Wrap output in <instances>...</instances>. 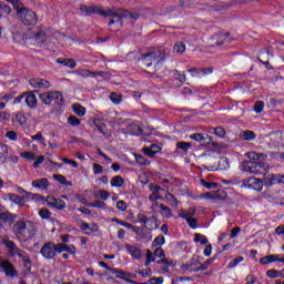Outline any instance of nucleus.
Returning a JSON list of instances; mask_svg holds the SVG:
<instances>
[{
  "mask_svg": "<svg viewBox=\"0 0 284 284\" xmlns=\"http://www.w3.org/2000/svg\"><path fill=\"white\" fill-rule=\"evenodd\" d=\"M12 232L18 240L30 241V239H34L37 227L28 220H18L12 226Z\"/></svg>",
  "mask_w": 284,
  "mask_h": 284,
  "instance_id": "obj_1",
  "label": "nucleus"
},
{
  "mask_svg": "<svg viewBox=\"0 0 284 284\" xmlns=\"http://www.w3.org/2000/svg\"><path fill=\"white\" fill-rule=\"evenodd\" d=\"M99 14L101 17H112V19H118L121 21L122 19H130L131 21H138L140 19L141 13L128 11L121 8L113 7L111 9H106L105 11L99 9Z\"/></svg>",
  "mask_w": 284,
  "mask_h": 284,
  "instance_id": "obj_2",
  "label": "nucleus"
},
{
  "mask_svg": "<svg viewBox=\"0 0 284 284\" xmlns=\"http://www.w3.org/2000/svg\"><path fill=\"white\" fill-rule=\"evenodd\" d=\"M165 49H155L142 54L139 61L142 63L143 68H152L153 63L161 65V63L165 61Z\"/></svg>",
  "mask_w": 284,
  "mask_h": 284,
  "instance_id": "obj_3",
  "label": "nucleus"
},
{
  "mask_svg": "<svg viewBox=\"0 0 284 284\" xmlns=\"http://www.w3.org/2000/svg\"><path fill=\"white\" fill-rule=\"evenodd\" d=\"M241 170L242 172H248V174H254L255 176H258L267 172V164L256 161H243L241 163Z\"/></svg>",
  "mask_w": 284,
  "mask_h": 284,
  "instance_id": "obj_4",
  "label": "nucleus"
},
{
  "mask_svg": "<svg viewBox=\"0 0 284 284\" xmlns=\"http://www.w3.org/2000/svg\"><path fill=\"white\" fill-rule=\"evenodd\" d=\"M34 45H43L50 39V31L44 26H38L30 32Z\"/></svg>",
  "mask_w": 284,
  "mask_h": 284,
  "instance_id": "obj_5",
  "label": "nucleus"
},
{
  "mask_svg": "<svg viewBox=\"0 0 284 284\" xmlns=\"http://www.w3.org/2000/svg\"><path fill=\"white\" fill-rule=\"evenodd\" d=\"M40 101L44 103V105H50L54 101L57 105H64L65 99H63V93L60 91H49L40 94Z\"/></svg>",
  "mask_w": 284,
  "mask_h": 284,
  "instance_id": "obj_6",
  "label": "nucleus"
},
{
  "mask_svg": "<svg viewBox=\"0 0 284 284\" xmlns=\"http://www.w3.org/2000/svg\"><path fill=\"white\" fill-rule=\"evenodd\" d=\"M17 17L23 26H36L37 21H39L37 13L26 7L17 12Z\"/></svg>",
  "mask_w": 284,
  "mask_h": 284,
  "instance_id": "obj_7",
  "label": "nucleus"
},
{
  "mask_svg": "<svg viewBox=\"0 0 284 284\" xmlns=\"http://www.w3.org/2000/svg\"><path fill=\"white\" fill-rule=\"evenodd\" d=\"M211 146L206 150V156H221V154H226L230 145L222 143H211Z\"/></svg>",
  "mask_w": 284,
  "mask_h": 284,
  "instance_id": "obj_8",
  "label": "nucleus"
},
{
  "mask_svg": "<svg viewBox=\"0 0 284 284\" xmlns=\"http://www.w3.org/2000/svg\"><path fill=\"white\" fill-rule=\"evenodd\" d=\"M57 244L52 243V242H47L45 244H43V246L40 250V253L42 254V256L44 258H48L49 261H51V258H54V256H57Z\"/></svg>",
  "mask_w": 284,
  "mask_h": 284,
  "instance_id": "obj_9",
  "label": "nucleus"
},
{
  "mask_svg": "<svg viewBox=\"0 0 284 284\" xmlns=\"http://www.w3.org/2000/svg\"><path fill=\"white\" fill-rule=\"evenodd\" d=\"M99 265L100 267H104V270H108L109 272H111V274H115L116 278H123V281H128V277L134 278V275L122 270L112 268L105 262H99Z\"/></svg>",
  "mask_w": 284,
  "mask_h": 284,
  "instance_id": "obj_10",
  "label": "nucleus"
},
{
  "mask_svg": "<svg viewBox=\"0 0 284 284\" xmlns=\"http://www.w3.org/2000/svg\"><path fill=\"white\" fill-rule=\"evenodd\" d=\"M242 187H248V190H257L258 192L263 189V182L261 179H256L254 176L246 178L242 181Z\"/></svg>",
  "mask_w": 284,
  "mask_h": 284,
  "instance_id": "obj_11",
  "label": "nucleus"
},
{
  "mask_svg": "<svg viewBox=\"0 0 284 284\" xmlns=\"http://www.w3.org/2000/svg\"><path fill=\"white\" fill-rule=\"evenodd\" d=\"M0 268L3 270L6 276L9 278L19 277V272H17V268H14V265L10 261L0 262Z\"/></svg>",
  "mask_w": 284,
  "mask_h": 284,
  "instance_id": "obj_12",
  "label": "nucleus"
},
{
  "mask_svg": "<svg viewBox=\"0 0 284 284\" xmlns=\"http://www.w3.org/2000/svg\"><path fill=\"white\" fill-rule=\"evenodd\" d=\"M32 88H38L39 90H48L50 88V81L41 78H33L29 81Z\"/></svg>",
  "mask_w": 284,
  "mask_h": 284,
  "instance_id": "obj_13",
  "label": "nucleus"
},
{
  "mask_svg": "<svg viewBox=\"0 0 284 284\" xmlns=\"http://www.w3.org/2000/svg\"><path fill=\"white\" fill-rule=\"evenodd\" d=\"M213 40L215 41V45H223L225 43H231L232 39L230 38V32H219L213 36Z\"/></svg>",
  "mask_w": 284,
  "mask_h": 284,
  "instance_id": "obj_14",
  "label": "nucleus"
},
{
  "mask_svg": "<svg viewBox=\"0 0 284 284\" xmlns=\"http://www.w3.org/2000/svg\"><path fill=\"white\" fill-rule=\"evenodd\" d=\"M45 203L49 205V207H55V210H65V202L61 199L47 196Z\"/></svg>",
  "mask_w": 284,
  "mask_h": 284,
  "instance_id": "obj_15",
  "label": "nucleus"
},
{
  "mask_svg": "<svg viewBox=\"0 0 284 284\" xmlns=\"http://www.w3.org/2000/svg\"><path fill=\"white\" fill-rule=\"evenodd\" d=\"M143 154L145 156H150V159H154L159 152H161V146L159 144H151L150 148L142 149Z\"/></svg>",
  "mask_w": 284,
  "mask_h": 284,
  "instance_id": "obj_16",
  "label": "nucleus"
},
{
  "mask_svg": "<svg viewBox=\"0 0 284 284\" xmlns=\"http://www.w3.org/2000/svg\"><path fill=\"white\" fill-rule=\"evenodd\" d=\"M281 183H284V174H271L265 182L266 185H278Z\"/></svg>",
  "mask_w": 284,
  "mask_h": 284,
  "instance_id": "obj_17",
  "label": "nucleus"
},
{
  "mask_svg": "<svg viewBox=\"0 0 284 284\" xmlns=\"http://www.w3.org/2000/svg\"><path fill=\"white\" fill-rule=\"evenodd\" d=\"M4 245L8 247L10 256H19L20 252L22 251L18 248L17 244L10 240L4 241Z\"/></svg>",
  "mask_w": 284,
  "mask_h": 284,
  "instance_id": "obj_18",
  "label": "nucleus"
},
{
  "mask_svg": "<svg viewBox=\"0 0 284 284\" xmlns=\"http://www.w3.org/2000/svg\"><path fill=\"white\" fill-rule=\"evenodd\" d=\"M189 139H191L192 141H197V142H201V141H205L206 143H214V140L212 139V136L210 135H203L201 133H195V134H191L189 136Z\"/></svg>",
  "mask_w": 284,
  "mask_h": 284,
  "instance_id": "obj_19",
  "label": "nucleus"
},
{
  "mask_svg": "<svg viewBox=\"0 0 284 284\" xmlns=\"http://www.w3.org/2000/svg\"><path fill=\"white\" fill-rule=\"evenodd\" d=\"M80 10L81 12H84V14H87V17H91V14H99V7L97 6H85V4H82L80 6Z\"/></svg>",
  "mask_w": 284,
  "mask_h": 284,
  "instance_id": "obj_20",
  "label": "nucleus"
},
{
  "mask_svg": "<svg viewBox=\"0 0 284 284\" xmlns=\"http://www.w3.org/2000/svg\"><path fill=\"white\" fill-rule=\"evenodd\" d=\"M48 185H50V182L45 178L32 182V187H38V190H48Z\"/></svg>",
  "mask_w": 284,
  "mask_h": 284,
  "instance_id": "obj_21",
  "label": "nucleus"
},
{
  "mask_svg": "<svg viewBox=\"0 0 284 284\" xmlns=\"http://www.w3.org/2000/svg\"><path fill=\"white\" fill-rule=\"evenodd\" d=\"M126 132L133 136H141V134H143V129H141L139 124H130L126 126Z\"/></svg>",
  "mask_w": 284,
  "mask_h": 284,
  "instance_id": "obj_22",
  "label": "nucleus"
},
{
  "mask_svg": "<svg viewBox=\"0 0 284 284\" xmlns=\"http://www.w3.org/2000/svg\"><path fill=\"white\" fill-rule=\"evenodd\" d=\"M152 194L149 195V201L153 202L154 201H159V199H161V194H159V192H161V186L159 185H153L150 187Z\"/></svg>",
  "mask_w": 284,
  "mask_h": 284,
  "instance_id": "obj_23",
  "label": "nucleus"
},
{
  "mask_svg": "<svg viewBox=\"0 0 284 284\" xmlns=\"http://www.w3.org/2000/svg\"><path fill=\"white\" fill-rule=\"evenodd\" d=\"M57 248L60 254H61V252H68V254H75V252H77V248L74 247V245L68 246L63 243H58Z\"/></svg>",
  "mask_w": 284,
  "mask_h": 284,
  "instance_id": "obj_24",
  "label": "nucleus"
},
{
  "mask_svg": "<svg viewBox=\"0 0 284 284\" xmlns=\"http://www.w3.org/2000/svg\"><path fill=\"white\" fill-rule=\"evenodd\" d=\"M57 63H61L65 68H70L71 70H74L77 68V61L74 59H64V58H59L57 60Z\"/></svg>",
  "mask_w": 284,
  "mask_h": 284,
  "instance_id": "obj_25",
  "label": "nucleus"
},
{
  "mask_svg": "<svg viewBox=\"0 0 284 284\" xmlns=\"http://www.w3.org/2000/svg\"><path fill=\"white\" fill-rule=\"evenodd\" d=\"M26 103L28 105V108H31L32 110H34V108H37V95H34V93L30 92L27 93V98H26Z\"/></svg>",
  "mask_w": 284,
  "mask_h": 284,
  "instance_id": "obj_26",
  "label": "nucleus"
},
{
  "mask_svg": "<svg viewBox=\"0 0 284 284\" xmlns=\"http://www.w3.org/2000/svg\"><path fill=\"white\" fill-rule=\"evenodd\" d=\"M278 261V255H266L260 258L261 265H270V263H276Z\"/></svg>",
  "mask_w": 284,
  "mask_h": 284,
  "instance_id": "obj_27",
  "label": "nucleus"
},
{
  "mask_svg": "<svg viewBox=\"0 0 284 284\" xmlns=\"http://www.w3.org/2000/svg\"><path fill=\"white\" fill-rule=\"evenodd\" d=\"M126 250L133 258H141V248L126 244Z\"/></svg>",
  "mask_w": 284,
  "mask_h": 284,
  "instance_id": "obj_28",
  "label": "nucleus"
},
{
  "mask_svg": "<svg viewBox=\"0 0 284 284\" xmlns=\"http://www.w3.org/2000/svg\"><path fill=\"white\" fill-rule=\"evenodd\" d=\"M241 139H243V141H254V139H256V133H254V131H243L240 133Z\"/></svg>",
  "mask_w": 284,
  "mask_h": 284,
  "instance_id": "obj_29",
  "label": "nucleus"
},
{
  "mask_svg": "<svg viewBox=\"0 0 284 284\" xmlns=\"http://www.w3.org/2000/svg\"><path fill=\"white\" fill-rule=\"evenodd\" d=\"M165 199H166V203H169V205H171V207H174L175 210H178V207H179V200H176L174 194L168 193L165 195Z\"/></svg>",
  "mask_w": 284,
  "mask_h": 284,
  "instance_id": "obj_30",
  "label": "nucleus"
},
{
  "mask_svg": "<svg viewBox=\"0 0 284 284\" xmlns=\"http://www.w3.org/2000/svg\"><path fill=\"white\" fill-rule=\"evenodd\" d=\"M123 183H125V180L121 175L111 179V187H123Z\"/></svg>",
  "mask_w": 284,
  "mask_h": 284,
  "instance_id": "obj_31",
  "label": "nucleus"
},
{
  "mask_svg": "<svg viewBox=\"0 0 284 284\" xmlns=\"http://www.w3.org/2000/svg\"><path fill=\"white\" fill-rule=\"evenodd\" d=\"M95 199H101L102 201H108L110 199V192L106 190H99L94 193Z\"/></svg>",
  "mask_w": 284,
  "mask_h": 284,
  "instance_id": "obj_32",
  "label": "nucleus"
},
{
  "mask_svg": "<svg viewBox=\"0 0 284 284\" xmlns=\"http://www.w3.org/2000/svg\"><path fill=\"white\" fill-rule=\"evenodd\" d=\"M160 210L162 211L161 214L164 219H172V210L165 204H160Z\"/></svg>",
  "mask_w": 284,
  "mask_h": 284,
  "instance_id": "obj_33",
  "label": "nucleus"
},
{
  "mask_svg": "<svg viewBox=\"0 0 284 284\" xmlns=\"http://www.w3.org/2000/svg\"><path fill=\"white\" fill-rule=\"evenodd\" d=\"M73 112L74 114H77L78 116H85V108H83V105L81 104H73Z\"/></svg>",
  "mask_w": 284,
  "mask_h": 284,
  "instance_id": "obj_34",
  "label": "nucleus"
},
{
  "mask_svg": "<svg viewBox=\"0 0 284 284\" xmlns=\"http://www.w3.org/2000/svg\"><path fill=\"white\" fill-rule=\"evenodd\" d=\"M8 1V3H11L14 8V10H17V14L19 12V10H24L26 6H23V2H21V0H6Z\"/></svg>",
  "mask_w": 284,
  "mask_h": 284,
  "instance_id": "obj_35",
  "label": "nucleus"
},
{
  "mask_svg": "<svg viewBox=\"0 0 284 284\" xmlns=\"http://www.w3.org/2000/svg\"><path fill=\"white\" fill-rule=\"evenodd\" d=\"M75 73L78 74V77H82L83 79H88V78L92 77L93 71H90L88 69H78L75 71Z\"/></svg>",
  "mask_w": 284,
  "mask_h": 284,
  "instance_id": "obj_36",
  "label": "nucleus"
},
{
  "mask_svg": "<svg viewBox=\"0 0 284 284\" xmlns=\"http://www.w3.org/2000/svg\"><path fill=\"white\" fill-rule=\"evenodd\" d=\"M194 214H196V209L192 207V209H189L187 211H182L180 213V217L181 219H191V216H194Z\"/></svg>",
  "mask_w": 284,
  "mask_h": 284,
  "instance_id": "obj_37",
  "label": "nucleus"
},
{
  "mask_svg": "<svg viewBox=\"0 0 284 284\" xmlns=\"http://www.w3.org/2000/svg\"><path fill=\"white\" fill-rule=\"evenodd\" d=\"M11 12H12V9L10 8V6H8L3 2H0V19L4 14H10Z\"/></svg>",
  "mask_w": 284,
  "mask_h": 284,
  "instance_id": "obj_38",
  "label": "nucleus"
},
{
  "mask_svg": "<svg viewBox=\"0 0 284 284\" xmlns=\"http://www.w3.org/2000/svg\"><path fill=\"white\" fill-rule=\"evenodd\" d=\"M194 242L195 243H201V245H207L209 241L207 237L203 234L196 233L194 235Z\"/></svg>",
  "mask_w": 284,
  "mask_h": 284,
  "instance_id": "obj_39",
  "label": "nucleus"
},
{
  "mask_svg": "<svg viewBox=\"0 0 284 284\" xmlns=\"http://www.w3.org/2000/svg\"><path fill=\"white\" fill-rule=\"evenodd\" d=\"M149 223H151V227H149V230H159V217L156 215L150 216Z\"/></svg>",
  "mask_w": 284,
  "mask_h": 284,
  "instance_id": "obj_40",
  "label": "nucleus"
},
{
  "mask_svg": "<svg viewBox=\"0 0 284 284\" xmlns=\"http://www.w3.org/2000/svg\"><path fill=\"white\" fill-rule=\"evenodd\" d=\"M173 52H175V54H183V52H185V44H183V42L175 43Z\"/></svg>",
  "mask_w": 284,
  "mask_h": 284,
  "instance_id": "obj_41",
  "label": "nucleus"
},
{
  "mask_svg": "<svg viewBox=\"0 0 284 284\" xmlns=\"http://www.w3.org/2000/svg\"><path fill=\"white\" fill-rule=\"evenodd\" d=\"M161 245H165V236H163V235H159L152 242V247H159Z\"/></svg>",
  "mask_w": 284,
  "mask_h": 284,
  "instance_id": "obj_42",
  "label": "nucleus"
},
{
  "mask_svg": "<svg viewBox=\"0 0 284 284\" xmlns=\"http://www.w3.org/2000/svg\"><path fill=\"white\" fill-rule=\"evenodd\" d=\"M9 199H10V201H12L13 203H17L18 205H23L24 204L23 197L17 195L14 193H10Z\"/></svg>",
  "mask_w": 284,
  "mask_h": 284,
  "instance_id": "obj_43",
  "label": "nucleus"
},
{
  "mask_svg": "<svg viewBox=\"0 0 284 284\" xmlns=\"http://www.w3.org/2000/svg\"><path fill=\"white\" fill-rule=\"evenodd\" d=\"M89 207H99L100 210H106L108 204L105 202H102L101 200H97L95 202L88 204Z\"/></svg>",
  "mask_w": 284,
  "mask_h": 284,
  "instance_id": "obj_44",
  "label": "nucleus"
},
{
  "mask_svg": "<svg viewBox=\"0 0 284 284\" xmlns=\"http://www.w3.org/2000/svg\"><path fill=\"white\" fill-rule=\"evenodd\" d=\"M135 162L139 163V165H150V161L143 155L134 154Z\"/></svg>",
  "mask_w": 284,
  "mask_h": 284,
  "instance_id": "obj_45",
  "label": "nucleus"
},
{
  "mask_svg": "<svg viewBox=\"0 0 284 284\" xmlns=\"http://www.w3.org/2000/svg\"><path fill=\"white\" fill-rule=\"evenodd\" d=\"M184 220L186 221L189 226L192 227V230H196V227H199V220H196L195 217H184Z\"/></svg>",
  "mask_w": 284,
  "mask_h": 284,
  "instance_id": "obj_46",
  "label": "nucleus"
},
{
  "mask_svg": "<svg viewBox=\"0 0 284 284\" xmlns=\"http://www.w3.org/2000/svg\"><path fill=\"white\" fill-rule=\"evenodd\" d=\"M69 125H72L73 128H77V125H81V120L74 115H70L68 118Z\"/></svg>",
  "mask_w": 284,
  "mask_h": 284,
  "instance_id": "obj_47",
  "label": "nucleus"
},
{
  "mask_svg": "<svg viewBox=\"0 0 284 284\" xmlns=\"http://www.w3.org/2000/svg\"><path fill=\"white\" fill-rule=\"evenodd\" d=\"M39 216H41L43 220H48L52 216V213L50 212V210L44 207L39 211Z\"/></svg>",
  "mask_w": 284,
  "mask_h": 284,
  "instance_id": "obj_48",
  "label": "nucleus"
},
{
  "mask_svg": "<svg viewBox=\"0 0 284 284\" xmlns=\"http://www.w3.org/2000/svg\"><path fill=\"white\" fill-rule=\"evenodd\" d=\"M264 108H265V103L263 101H257L255 102V105H254V112H256V114H261Z\"/></svg>",
  "mask_w": 284,
  "mask_h": 284,
  "instance_id": "obj_49",
  "label": "nucleus"
},
{
  "mask_svg": "<svg viewBox=\"0 0 284 284\" xmlns=\"http://www.w3.org/2000/svg\"><path fill=\"white\" fill-rule=\"evenodd\" d=\"M19 258H22L23 263L26 264H30L32 263V261L30 260V255H28V253H26L23 250L20 252V254H18Z\"/></svg>",
  "mask_w": 284,
  "mask_h": 284,
  "instance_id": "obj_50",
  "label": "nucleus"
},
{
  "mask_svg": "<svg viewBox=\"0 0 284 284\" xmlns=\"http://www.w3.org/2000/svg\"><path fill=\"white\" fill-rule=\"evenodd\" d=\"M54 181H58L61 183V185H69L68 184V179H65V176L61 175V174H54L53 175Z\"/></svg>",
  "mask_w": 284,
  "mask_h": 284,
  "instance_id": "obj_51",
  "label": "nucleus"
},
{
  "mask_svg": "<svg viewBox=\"0 0 284 284\" xmlns=\"http://www.w3.org/2000/svg\"><path fill=\"white\" fill-rule=\"evenodd\" d=\"M174 79L180 81V83H185V75L184 73L179 72V70L173 71Z\"/></svg>",
  "mask_w": 284,
  "mask_h": 284,
  "instance_id": "obj_52",
  "label": "nucleus"
},
{
  "mask_svg": "<svg viewBox=\"0 0 284 284\" xmlns=\"http://www.w3.org/2000/svg\"><path fill=\"white\" fill-rule=\"evenodd\" d=\"M192 148L191 143H178L176 149L182 150L183 152H187Z\"/></svg>",
  "mask_w": 284,
  "mask_h": 284,
  "instance_id": "obj_53",
  "label": "nucleus"
},
{
  "mask_svg": "<svg viewBox=\"0 0 284 284\" xmlns=\"http://www.w3.org/2000/svg\"><path fill=\"white\" fill-rule=\"evenodd\" d=\"M16 121L20 125H26V121H27L26 115H23V113L16 114Z\"/></svg>",
  "mask_w": 284,
  "mask_h": 284,
  "instance_id": "obj_54",
  "label": "nucleus"
},
{
  "mask_svg": "<svg viewBox=\"0 0 284 284\" xmlns=\"http://www.w3.org/2000/svg\"><path fill=\"white\" fill-rule=\"evenodd\" d=\"M214 134L220 139H223V136H225V129H223L222 126H216L214 129Z\"/></svg>",
  "mask_w": 284,
  "mask_h": 284,
  "instance_id": "obj_55",
  "label": "nucleus"
},
{
  "mask_svg": "<svg viewBox=\"0 0 284 284\" xmlns=\"http://www.w3.org/2000/svg\"><path fill=\"white\" fill-rule=\"evenodd\" d=\"M266 276L268 278H278V276H281V273H278V271H276V270H268L266 272Z\"/></svg>",
  "mask_w": 284,
  "mask_h": 284,
  "instance_id": "obj_56",
  "label": "nucleus"
},
{
  "mask_svg": "<svg viewBox=\"0 0 284 284\" xmlns=\"http://www.w3.org/2000/svg\"><path fill=\"white\" fill-rule=\"evenodd\" d=\"M212 72H214V67L200 69V75L202 74V77H205V74H212Z\"/></svg>",
  "mask_w": 284,
  "mask_h": 284,
  "instance_id": "obj_57",
  "label": "nucleus"
},
{
  "mask_svg": "<svg viewBox=\"0 0 284 284\" xmlns=\"http://www.w3.org/2000/svg\"><path fill=\"white\" fill-rule=\"evenodd\" d=\"M154 256H158V258H165V251H163L162 247H158L153 252Z\"/></svg>",
  "mask_w": 284,
  "mask_h": 284,
  "instance_id": "obj_58",
  "label": "nucleus"
},
{
  "mask_svg": "<svg viewBox=\"0 0 284 284\" xmlns=\"http://www.w3.org/2000/svg\"><path fill=\"white\" fill-rule=\"evenodd\" d=\"M12 99H14V92L6 93L4 95L0 97V101H6V103H8V101H12Z\"/></svg>",
  "mask_w": 284,
  "mask_h": 284,
  "instance_id": "obj_59",
  "label": "nucleus"
},
{
  "mask_svg": "<svg viewBox=\"0 0 284 284\" xmlns=\"http://www.w3.org/2000/svg\"><path fill=\"white\" fill-rule=\"evenodd\" d=\"M116 207L118 210H120V212H125V210H128V204L125 203V201H118Z\"/></svg>",
  "mask_w": 284,
  "mask_h": 284,
  "instance_id": "obj_60",
  "label": "nucleus"
},
{
  "mask_svg": "<svg viewBox=\"0 0 284 284\" xmlns=\"http://www.w3.org/2000/svg\"><path fill=\"white\" fill-rule=\"evenodd\" d=\"M93 174H103V168L98 163H93Z\"/></svg>",
  "mask_w": 284,
  "mask_h": 284,
  "instance_id": "obj_61",
  "label": "nucleus"
},
{
  "mask_svg": "<svg viewBox=\"0 0 284 284\" xmlns=\"http://www.w3.org/2000/svg\"><path fill=\"white\" fill-rule=\"evenodd\" d=\"M110 99H111L112 103H115V104L121 103V95H119L116 93H111Z\"/></svg>",
  "mask_w": 284,
  "mask_h": 284,
  "instance_id": "obj_62",
  "label": "nucleus"
},
{
  "mask_svg": "<svg viewBox=\"0 0 284 284\" xmlns=\"http://www.w3.org/2000/svg\"><path fill=\"white\" fill-rule=\"evenodd\" d=\"M239 263H243V256H239V257L234 258V260L229 264V267H236V265H239Z\"/></svg>",
  "mask_w": 284,
  "mask_h": 284,
  "instance_id": "obj_63",
  "label": "nucleus"
},
{
  "mask_svg": "<svg viewBox=\"0 0 284 284\" xmlns=\"http://www.w3.org/2000/svg\"><path fill=\"white\" fill-rule=\"evenodd\" d=\"M150 284H163V277H151L149 280Z\"/></svg>",
  "mask_w": 284,
  "mask_h": 284,
  "instance_id": "obj_64",
  "label": "nucleus"
}]
</instances>
